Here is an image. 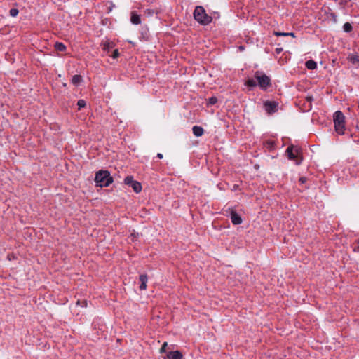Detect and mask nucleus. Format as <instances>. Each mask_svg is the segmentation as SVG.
Returning a JSON list of instances; mask_svg holds the SVG:
<instances>
[{"mask_svg":"<svg viewBox=\"0 0 359 359\" xmlns=\"http://www.w3.org/2000/svg\"><path fill=\"white\" fill-rule=\"evenodd\" d=\"M247 85L249 86H251V87H254V86H256L257 84V79L255 78V79H249L248 81H247Z\"/></svg>","mask_w":359,"mask_h":359,"instance_id":"20","label":"nucleus"},{"mask_svg":"<svg viewBox=\"0 0 359 359\" xmlns=\"http://www.w3.org/2000/svg\"><path fill=\"white\" fill-rule=\"evenodd\" d=\"M95 182L100 187H107L113 182V178L107 170H99L95 177Z\"/></svg>","mask_w":359,"mask_h":359,"instance_id":"2","label":"nucleus"},{"mask_svg":"<svg viewBox=\"0 0 359 359\" xmlns=\"http://www.w3.org/2000/svg\"><path fill=\"white\" fill-rule=\"evenodd\" d=\"M217 102V99L215 97H210L208 100V104L213 105Z\"/></svg>","mask_w":359,"mask_h":359,"instance_id":"23","label":"nucleus"},{"mask_svg":"<svg viewBox=\"0 0 359 359\" xmlns=\"http://www.w3.org/2000/svg\"><path fill=\"white\" fill-rule=\"evenodd\" d=\"M334 123L335 131L339 135H344L345 131V117L340 111H337L334 114Z\"/></svg>","mask_w":359,"mask_h":359,"instance_id":"3","label":"nucleus"},{"mask_svg":"<svg viewBox=\"0 0 359 359\" xmlns=\"http://www.w3.org/2000/svg\"><path fill=\"white\" fill-rule=\"evenodd\" d=\"M120 55V53L118 52V49H115L114 51H113V53L111 55V57L114 58V59H116L119 57Z\"/></svg>","mask_w":359,"mask_h":359,"instance_id":"24","label":"nucleus"},{"mask_svg":"<svg viewBox=\"0 0 359 359\" xmlns=\"http://www.w3.org/2000/svg\"><path fill=\"white\" fill-rule=\"evenodd\" d=\"M193 15L194 19L202 25H208L212 20V18L206 13L205 8L201 6L195 8Z\"/></svg>","mask_w":359,"mask_h":359,"instance_id":"1","label":"nucleus"},{"mask_svg":"<svg viewBox=\"0 0 359 359\" xmlns=\"http://www.w3.org/2000/svg\"><path fill=\"white\" fill-rule=\"evenodd\" d=\"M264 147L267 149L271 151L275 149V142L273 140H268L264 142Z\"/></svg>","mask_w":359,"mask_h":359,"instance_id":"15","label":"nucleus"},{"mask_svg":"<svg viewBox=\"0 0 359 359\" xmlns=\"http://www.w3.org/2000/svg\"><path fill=\"white\" fill-rule=\"evenodd\" d=\"M273 34L276 36H290L292 37H295V34L294 32H274Z\"/></svg>","mask_w":359,"mask_h":359,"instance_id":"16","label":"nucleus"},{"mask_svg":"<svg viewBox=\"0 0 359 359\" xmlns=\"http://www.w3.org/2000/svg\"><path fill=\"white\" fill-rule=\"evenodd\" d=\"M167 359H183V355L179 351H170L166 355Z\"/></svg>","mask_w":359,"mask_h":359,"instance_id":"9","label":"nucleus"},{"mask_svg":"<svg viewBox=\"0 0 359 359\" xmlns=\"http://www.w3.org/2000/svg\"><path fill=\"white\" fill-rule=\"evenodd\" d=\"M140 280L141 282L140 285V290H145L147 289V283L148 280L147 276L146 274L140 275Z\"/></svg>","mask_w":359,"mask_h":359,"instance_id":"10","label":"nucleus"},{"mask_svg":"<svg viewBox=\"0 0 359 359\" xmlns=\"http://www.w3.org/2000/svg\"><path fill=\"white\" fill-rule=\"evenodd\" d=\"M230 218L234 225L241 224L243 222L241 217L234 210L231 211Z\"/></svg>","mask_w":359,"mask_h":359,"instance_id":"8","label":"nucleus"},{"mask_svg":"<svg viewBox=\"0 0 359 359\" xmlns=\"http://www.w3.org/2000/svg\"><path fill=\"white\" fill-rule=\"evenodd\" d=\"M55 48L58 51H65L66 50L65 45L61 42L55 43Z\"/></svg>","mask_w":359,"mask_h":359,"instance_id":"18","label":"nucleus"},{"mask_svg":"<svg viewBox=\"0 0 359 359\" xmlns=\"http://www.w3.org/2000/svg\"><path fill=\"white\" fill-rule=\"evenodd\" d=\"M255 78L257 81L258 86L263 90L266 89L271 86V79L266 74H261L259 72H256Z\"/></svg>","mask_w":359,"mask_h":359,"instance_id":"5","label":"nucleus"},{"mask_svg":"<svg viewBox=\"0 0 359 359\" xmlns=\"http://www.w3.org/2000/svg\"><path fill=\"white\" fill-rule=\"evenodd\" d=\"M348 59L353 65H359V55L358 54H351Z\"/></svg>","mask_w":359,"mask_h":359,"instance_id":"13","label":"nucleus"},{"mask_svg":"<svg viewBox=\"0 0 359 359\" xmlns=\"http://www.w3.org/2000/svg\"><path fill=\"white\" fill-rule=\"evenodd\" d=\"M168 346V344L167 342H164L160 349V353H165L166 351V347Z\"/></svg>","mask_w":359,"mask_h":359,"instance_id":"25","label":"nucleus"},{"mask_svg":"<svg viewBox=\"0 0 359 359\" xmlns=\"http://www.w3.org/2000/svg\"><path fill=\"white\" fill-rule=\"evenodd\" d=\"M82 81V77L80 75H74L72 79V83L75 86H79Z\"/></svg>","mask_w":359,"mask_h":359,"instance_id":"17","label":"nucleus"},{"mask_svg":"<svg viewBox=\"0 0 359 359\" xmlns=\"http://www.w3.org/2000/svg\"><path fill=\"white\" fill-rule=\"evenodd\" d=\"M9 13L12 17H16L18 15L19 11L17 8H11Z\"/></svg>","mask_w":359,"mask_h":359,"instance_id":"22","label":"nucleus"},{"mask_svg":"<svg viewBox=\"0 0 359 359\" xmlns=\"http://www.w3.org/2000/svg\"><path fill=\"white\" fill-rule=\"evenodd\" d=\"M130 21L134 25H139L141 23L140 15L135 11L131 13Z\"/></svg>","mask_w":359,"mask_h":359,"instance_id":"11","label":"nucleus"},{"mask_svg":"<svg viewBox=\"0 0 359 359\" xmlns=\"http://www.w3.org/2000/svg\"><path fill=\"white\" fill-rule=\"evenodd\" d=\"M110 48H111L110 43H105V44L104 45V50H109Z\"/></svg>","mask_w":359,"mask_h":359,"instance_id":"26","label":"nucleus"},{"mask_svg":"<svg viewBox=\"0 0 359 359\" xmlns=\"http://www.w3.org/2000/svg\"><path fill=\"white\" fill-rule=\"evenodd\" d=\"M352 28V25L348 22H346L343 26L344 31L346 32H350Z\"/></svg>","mask_w":359,"mask_h":359,"instance_id":"19","label":"nucleus"},{"mask_svg":"<svg viewBox=\"0 0 359 359\" xmlns=\"http://www.w3.org/2000/svg\"><path fill=\"white\" fill-rule=\"evenodd\" d=\"M358 108H359V103H358Z\"/></svg>","mask_w":359,"mask_h":359,"instance_id":"31","label":"nucleus"},{"mask_svg":"<svg viewBox=\"0 0 359 359\" xmlns=\"http://www.w3.org/2000/svg\"><path fill=\"white\" fill-rule=\"evenodd\" d=\"M157 157H158V158H163V154H161V153H158V154H157Z\"/></svg>","mask_w":359,"mask_h":359,"instance_id":"29","label":"nucleus"},{"mask_svg":"<svg viewBox=\"0 0 359 359\" xmlns=\"http://www.w3.org/2000/svg\"><path fill=\"white\" fill-rule=\"evenodd\" d=\"M124 183L130 186L137 194L142 191V184L139 182L134 180L133 176H127L124 179Z\"/></svg>","mask_w":359,"mask_h":359,"instance_id":"6","label":"nucleus"},{"mask_svg":"<svg viewBox=\"0 0 359 359\" xmlns=\"http://www.w3.org/2000/svg\"><path fill=\"white\" fill-rule=\"evenodd\" d=\"M288 158L290 160L295 161L297 165H299L303 158L302 156V149L297 146H289L286 149Z\"/></svg>","mask_w":359,"mask_h":359,"instance_id":"4","label":"nucleus"},{"mask_svg":"<svg viewBox=\"0 0 359 359\" xmlns=\"http://www.w3.org/2000/svg\"><path fill=\"white\" fill-rule=\"evenodd\" d=\"M357 245L354 247L355 252H359V240L356 242Z\"/></svg>","mask_w":359,"mask_h":359,"instance_id":"27","label":"nucleus"},{"mask_svg":"<svg viewBox=\"0 0 359 359\" xmlns=\"http://www.w3.org/2000/svg\"><path fill=\"white\" fill-rule=\"evenodd\" d=\"M239 49H240L241 50H244V47H243V46H239Z\"/></svg>","mask_w":359,"mask_h":359,"instance_id":"30","label":"nucleus"},{"mask_svg":"<svg viewBox=\"0 0 359 359\" xmlns=\"http://www.w3.org/2000/svg\"><path fill=\"white\" fill-rule=\"evenodd\" d=\"M305 66L308 69L313 70L317 68V63L313 60H309L306 62Z\"/></svg>","mask_w":359,"mask_h":359,"instance_id":"14","label":"nucleus"},{"mask_svg":"<svg viewBox=\"0 0 359 359\" xmlns=\"http://www.w3.org/2000/svg\"><path fill=\"white\" fill-rule=\"evenodd\" d=\"M275 51H276V54H280L283 51V48H276Z\"/></svg>","mask_w":359,"mask_h":359,"instance_id":"28","label":"nucleus"},{"mask_svg":"<svg viewBox=\"0 0 359 359\" xmlns=\"http://www.w3.org/2000/svg\"><path fill=\"white\" fill-rule=\"evenodd\" d=\"M264 105L265 111L269 114L276 111L278 107V104L274 101H267L264 102Z\"/></svg>","mask_w":359,"mask_h":359,"instance_id":"7","label":"nucleus"},{"mask_svg":"<svg viewBox=\"0 0 359 359\" xmlns=\"http://www.w3.org/2000/svg\"><path fill=\"white\" fill-rule=\"evenodd\" d=\"M192 131H193V134L196 136V137H201L203 135L204 133V130L202 127L201 126H194L193 128H192Z\"/></svg>","mask_w":359,"mask_h":359,"instance_id":"12","label":"nucleus"},{"mask_svg":"<svg viewBox=\"0 0 359 359\" xmlns=\"http://www.w3.org/2000/svg\"><path fill=\"white\" fill-rule=\"evenodd\" d=\"M77 105H78L79 109H81L86 107V101L84 100H79L77 102Z\"/></svg>","mask_w":359,"mask_h":359,"instance_id":"21","label":"nucleus"}]
</instances>
